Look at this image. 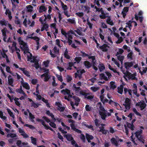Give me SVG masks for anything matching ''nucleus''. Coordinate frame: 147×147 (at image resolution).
Segmentation results:
<instances>
[{"instance_id":"nucleus-39","label":"nucleus","mask_w":147,"mask_h":147,"mask_svg":"<svg viewBox=\"0 0 147 147\" xmlns=\"http://www.w3.org/2000/svg\"><path fill=\"white\" fill-rule=\"evenodd\" d=\"M109 103L110 105H112V106H114L116 107H117L118 106H119L118 103L113 102L111 100H110L109 101Z\"/></svg>"},{"instance_id":"nucleus-22","label":"nucleus","mask_w":147,"mask_h":147,"mask_svg":"<svg viewBox=\"0 0 147 147\" xmlns=\"http://www.w3.org/2000/svg\"><path fill=\"white\" fill-rule=\"evenodd\" d=\"M8 82L9 84L12 87L13 86V80L11 76L9 75L8 77Z\"/></svg>"},{"instance_id":"nucleus-47","label":"nucleus","mask_w":147,"mask_h":147,"mask_svg":"<svg viewBox=\"0 0 147 147\" xmlns=\"http://www.w3.org/2000/svg\"><path fill=\"white\" fill-rule=\"evenodd\" d=\"M123 85H121L119 86L118 87V91L117 92H123Z\"/></svg>"},{"instance_id":"nucleus-56","label":"nucleus","mask_w":147,"mask_h":147,"mask_svg":"<svg viewBox=\"0 0 147 147\" xmlns=\"http://www.w3.org/2000/svg\"><path fill=\"white\" fill-rule=\"evenodd\" d=\"M80 28L81 30H80L79 29L77 28L76 30H75V31L79 35L81 36L82 35L81 31L82 28L81 27H80Z\"/></svg>"},{"instance_id":"nucleus-44","label":"nucleus","mask_w":147,"mask_h":147,"mask_svg":"<svg viewBox=\"0 0 147 147\" xmlns=\"http://www.w3.org/2000/svg\"><path fill=\"white\" fill-rule=\"evenodd\" d=\"M31 142L33 144L36 145V138H34L32 137L30 138Z\"/></svg>"},{"instance_id":"nucleus-34","label":"nucleus","mask_w":147,"mask_h":147,"mask_svg":"<svg viewBox=\"0 0 147 147\" xmlns=\"http://www.w3.org/2000/svg\"><path fill=\"white\" fill-rule=\"evenodd\" d=\"M98 67L100 72H102L105 68V66L103 63L99 64Z\"/></svg>"},{"instance_id":"nucleus-8","label":"nucleus","mask_w":147,"mask_h":147,"mask_svg":"<svg viewBox=\"0 0 147 147\" xmlns=\"http://www.w3.org/2000/svg\"><path fill=\"white\" fill-rule=\"evenodd\" d=\"M39 92H34V94L36 96L37 99L38 100L42 99V100L46 104L47 106L48 107H49V105L48 102V101L44 98H42L41 95L39 94Z\"/></svg>"},{"instance_id":"nucleus-64","label":"nucleus","mask_w":147,"mask_h":147,"mask_svg":"<svg viewBox=\"0 0 147 147\" xmlns=\"http://www.w3.org/2000/svg\"><path fill=\"white\" fill-rule=\"evenodd\" d=\"M44 16L45 17V20H47V19L50 20L51 19V15L50 14L48 15H47L45 14L44 15Z\"/></svg>"},{"instance_id":"nucleus-41","label":"nucleus","mask_w":147,"mask_h":147,"mask_svg":"<svg viewBox=\"0 0 147 147\" xmlns=\"http://www.w3.org/2000/svg\"><path fill=\"white\" fill-rule=\"evenodd\" d=\"M0 117L3 120L5 121L6 120L7 117L3 115V113L2 111H0Z\"/></svg>"},{"instance_id":"nucleus-18","label":"nucleus","mask_w":147,"mask_h":147,"mask_svg":"<svg viewBox=\"0 0 147 147\" xmlns=\"http://www.w3.org/2000/svg\"><path fill=\"white\" fill-rule=\"evenodd\" d=\"M19 69L22 71L23 74L26 76L28 77H30V72L26 70L25 68H20Z\"/></svg>"},{"instance_id":"nucleus-53","label":"nucleus","mask_w":147,"mask_h":147,"mask_svg":"<svg viewBox=\"0 0 147 147\" xmlns=\"http://www.w3.org/2000/svg\"><path fill=\"white\" fill-rule=\"evenodd\" d=\"M6 28H5L3 29L2 30L1 32L2 33V35L4 37H6Z\"/></svg>"},{"instance_id":"nucleus-31","label":"nucleus","mask_w":147,"mask_h":147,"mask_svg":"<svg viewBox=\"0 0 147 147\" xmlns=\"http://www.w3.org/2000/svg\"><path fill=\"white\" fill-rule=\"evenodd\" d=\"M6 110L7 111L8 114L10 116L12 117V118L11 119H15V115L13 114V112L11 111V110L9 108H7Z\"/></svg>"},{"instance_id":"nucleus-55","label":"nucleus","mask_w":147,"mask_h":147,"mask_svg":"<svg viewBox=\"0 0 147 147\" xmlns=\"http://www.w3.org/2000/svg\"><path fill=\"white\" fill-rule=\"evenodd\" d=\"M28 38L34 39V40H36V41H37V40H40V38H39L37 36H35L34 37L30 36L28 37Z\"/></svg>"},{"instance_id":"nucleus-42","label":"nucleus","mask_w":147,"mask_h":147,"mask_svg":"<svg viewBox=\"0 0 147 147\" xmlns=\"http://www.w3.org/2000/svg\"><path fill=\"white\" fill-rule=\"evenodd\" d=\"M117 56L118 59L120 61L121 63H122L124 59V56H121L118 55Z\"/></svg>"},{"instance_id":"nucleus-59","label":"nucleus","mask_w":147,"mask_h":147,"mask_svg":"<svg viewBox=\"0 0 147 147\" xmlns=\"http://www.w3.org/2000/svg\"><path fill=\"white\" fill-rule=\"evenodd\" d=\"M129 78L131 79L132 80H135L136 79V75L134 74H132L129 76ZM136 80H137V78L136 79Z\"/></svg>"},{"instance_id":"nucleus-45","label":"nucleus","mask_w":147,"mask_h":147,"mask_svg":"<svg viewBox=\"0 0 147 147\" xmlns=\"http://www.w3.org/2000/svg\"><path fill=\"white\" fill-rule=\"evenodd\" d=\"M7 51H5V50L3 49V52H2L0 50V52H1V55L3 58H5V57H6L7 56L5 53V52H7Z\"/></svg>"},{"instance_id":"nucleus-36","label":"nucleus","mask_w":147,"mask_h":147,"mask_svg":"<svg viewBox=\"0 0 147 147\" xmlns=\"http://www.w3.org/2000/svg\"><path fill=\"white\" fill-rule=\"evenodd\" d=\"M110 87L111 88L114 90L116 88V86L115 84V82L113 81L111 82L110 83Z\"/></svg>"},{"instance_id":"nucleus-29","label":"nucleus","mask_w":147,"mask_h":147,"mask_svg":"<svg viewBox=\"0 0 147 147\" xmlns=\"http://www.w3.org/2000/svg\"><path fill=\"white\" fill-rule=\"evenodd\" d=\"M47 9L44 6L41 5L40 6L39 12L40 13H42L44 11H46Z\"/></svg>"},{"instance_id":"nucleus-2","label":"nucleus","mask_w":147,"mask_h":147,"mask_svg":"<svg viewBox=\"0 0 147 147\" xmlns=\"http://www.w3.org/2000/svg\"><path fill=\"white\" fill-rule=\"evenodd\" d=\"M65 95V98L69 101L70 100V98H72L75 100V105L77 106L79 104V102L80 101L79 98L75 96H73V92H64Z\"/></svg>"},{"instance_id":"nucleus-63","label":"nucleus","mask_w":147,"mask_h":147,"mask_svg":"<svg viewBox=\"0 0 147 147\" xmlns=\"http://www.w3.org/2000/svg\"><path fill=\"white\" fill-rule=\"evenodd\" d=\"M46 113L49 116H50L52 118H54V115L52 113H50L49 111H47L46 112Z\"/></svg>"},{"instance_id":"nucleus-16","label":"nucleus","mask_w":147,"mask_h":147,"mask_svg":"<svg viewBox=\"0 0 147 147\" xmlns=\"http://www.w3.org/2000/svg\"><path fill=\"white\" fill-rule=\"evenodd\" d=\"M130 103L131 102L130 99L128 98H126L125 101L124 105L126 109H128L130 108Z\"/></svg>"},{"instance_id":"nucleus-23","label":"nucleus","mask_w":147,"mask_h":147,"mask_svg":"<svg viewBox=\"0 0 147 147\" xmlns=\"http://www.w3.org/2000/svg\"><path fill=\"white\" fill-rule=\"evenodd\" d=\"M84 66L87 68L88 69L92 66V64L89 61H85L84 63Z\"/></svg>"},{"instance_id":"nucleus-43","label":"nucleus","mask_w":147,"mask_h":147,"mask_svg":"<svg viewBox=\"0 0 147 147\" xmlns=\"http://www.w3.org/2000/svg\"><path fill=\"white\" fill-rule=\"evenodd\" d=\"M28 9V12H31L32 11V9H33V7L30 5H28L26 7Z\"/></svg>"},{"instance_id":"nucleus-33","label":"nucleus","mask_w":147,"mask_h":147,"mask_svg":"<svg viewBox=\"0 0 147 147\" xmlns=\"http://www.w3.org/2000/svg\"><path fill=\"white\" fill-rule=\"evenodd\" d=\"M99 76L101 80L104 79L105 81H107L108 79L107 76H105V74L103 73H101L99 74Z\"/></svg>"},{"instance_id":"nucleus-48","label":"nucleus","mask_w":147,"mask_h":147,"mask_svg":"<svg viewBox=\"0 0 147 147\" xmlns=\"http://www.w3.org/2000/svg\"><path fill=\"white\" fill-rule=\"evenodd\" d=\"M31 105L32 107H33L34 108H37L39 105V104L32 102L31 103Z\"/></svg>"},{"instance_id":"nucleus-61","label":"nucleus","mask_w":147,"mask_h":147,"mask_svg":"<svg viewBox=\"0 0 147 147\" xmlns=\"http://www.w3.org/2000/svg\"><path fill=\"white\" fill-rule=\"evenodd\" d=\"M95 124L96 126H98L100 125V122L98 119H96L94 120Z\"/></svg>"},{"instance_id":"nucleus-24","label":"nucleus","mask_w":147,"mask_h":147,"mask_svg":"<svg viewBox=\"0 0 147 147\" xmlns=\"http://www.w3.org/2000/svg\"><path fill=\"white\" fill-rule=\"evenodd\" d=\"M5 13L6 15L8 14V17L9 20H11L12 19V17L11 16V12L8 9H6Z\"/></svg>"},{"instance_id":"nucleus-50","label":"nucleus","mask_w":147,"mask_h":147,"mask_svg":"<svg viewBox=\"0 0 147 147\" xmlns=\"http://www.w3.org/2000/svg\"><path fill=\"white\" fill-rule=\"evenodd\" d=\"M7 136L8 138L10 137L11 138H13L16 137V135L15 134H8Z\"/></svg>"},{"instance_id":"nucleus-4","label":"nucleus","mask_w":147,"mask_h":147,"mask_svg":"<svg viewBox=\"0 0 147 147\" xmlns=\"http://www.w3.org/2000/svg\"><path fill=\"white\" fill-rule=\"evenodd\" d=\"M111 141L113 144L117 147L120 145V142H122L123 140L117 136H115V138H113L111 139Z\"/></svg>"},{"instance_id":"nucleus-25","label":"nucleus","mask_w":147,"mask_h":147,"mask_svg":"<svg viewBox=\"0 0 147 147\" xmlns=\"http://www.w3.org/2000/svg\"><path fill=\"white\" fill-rule=\"evenodd\" d=\"M103 92H101V95H100V98L102 102L104 103L105 102H108V100L104 98V95L103 94Z\"/></svg>"},{"instance_id":"nucleus-32","label":"nucleus","mask_w":147,"mask_h":147,"mask_svg":"<svg viewBox=\"0 0 147 147\" xmlns=\"http://www.w3.org/2000/svg\"><path fill=\"white\" fill-rule=\"evenodd\" d=\"M143 68V71H141L140 70V68H139V73L141 75H143L144 73H146V71H147V67H142Z\"/></svg>"},{"instance_id":"nucleus-38","label":"nucleus","mask_w":147,"mask_h":147,"mask_svg":"<svg viewBox=\"0 0 147 147\" xmlns=\"http://www.w3.org/2000/svg\"><path fill=\"white\" fill-rule=\"evenodd\" d=\"M85 109L86 111L90 112L92 111V108L90 107L89 105H86L85 106Z\"/></svg>"},{"instance_id":"nucleus-20","label":"nucleus","mask_w":147,"mask_h":147,"mask_svg":"<svg viewBox=\"0 0 147 147\" xmlns=\"http://www.w3.org/2000/svg\"><path fill=\"white\" fill-rule=\"evenodd\" d=\"M81 94L84 96V97L88 99H91L93 98V96L89 95V94L86 93V92H80Z\"/></svg>"},{"instance_id":"nucleus-1","label":"nucleus","mask_w":147,"mask_h":147,"mask_svg":"<svg viewBox=\"0 0 147 147\" xmlns=\"http://www.w3.org/2000/svg\"><path fill=\"white\" fill-rule=\"evenodd\" d=\"M101 105L100 102H98L97 105V107H99L100 108L99 114L101 116L102 119L104 120L107 116H109L111 115V113L113 112V110L112 109H110V112L107 113L104 108L101 106Z\"/></svg>"},{"instance_id":"nucleus-21","label":"nucleus","mask_w":147,"mask_h":147,"mask_svg":"<svg viewBox=\"0 0 147 147\" xmlns=\"http://www.w3.org/2000/svg\"><path fill=\"white\" fill-rule=\"evenodd\" d=\"M56 105L58 107V109L61 111H63L65 109V108L62 107V104L59 102H56Z\"/></svg>"},{"instance_id":"nucleus-58","label":"nucleus","mask_w":147,"mask_h":147,"mask_svg":"<svg viewBox=\"0 0 147 147\" xmlns=\"http://www.w3.org/2000/svg\"><path fill=\"white\" fill-rule=\"evenodd\" d=\"M94 9H96V11L101 12L102 11H103L102 8H98L96 6H95L94 7Z\"/></svg>"},{"instance_id":"nucleus-12","label":"nucleus","mask_w":147,"mask_h":147,"mask_svg":"<svg viewBox=\"0 0 147 147\" xmlns=\"http://www.w3.org/2000/svg\"><path fill=\"white\" fill-rule=\"evenodd\" d=\"M16 144L19 147H29L28 144L27 142H22L20 140L17 141Z\"/></svg>"},{"instance_id":"nucleus-19","label":"nucleus","mask_w":147,"mask_h":147,"mask_svg":"<svg viewBox=\"0 0 147 147\" xmlns=\"http://www.w3.org/2000/svg\"><path fill=\"white\" fill-rule=\"evenodd\" d=\"M19 132L24 137L27 138L28 137V135L25 132L23 129L20 128H18Z\"/></svg>"},{"instance_id":"nucleus-11","label":"nucleus","mask_w":147,"mask_h":147,"mask_svg":"<svg viewBox=\"0 0 147 147\" xmlns=\"http://www.w3.org/2000/svg\"><path fill=\"white\" fill-rule=\"evenodd\" d=\"M126 125L131 130H133L134 129V126L132 123H127L126 125H124V126L125 128V133L127 135V136L128 134V129L126 127Z\"/></svg>"},{"instance_id":"nucleus-35","label":"nucleus","mask_w":147,"mask_h":147,"mask_svg":"<svg viewBox=\"0 0 147 147\" xmlns=\"http://www.w3.org/2000/svg\"><path fill=\"white\" fill-rule=\"evenodd\" d=\"M76 63L74 62V63H72V62H69L68 63V67L67 68L68 70H71L72 69L71 67L73 66L74 65V64Z\"/></svg>"},{"instance_id":"nucleus-57","label":"nucleus","mask_w":147,"mask_h":147,"mask_svg":"<svg viewBox=\"0 0 147 147\" xmlns=\"http://www.w3.org/2000/svg\"><path fill=\"white\" fill-rule=\"evenodd\" d=\"M118 40L116 42V43L117 44H119L123 41V39L122 37H120L119 38H118Z\"/></svg>"},{"instance_id":"nucleus-13","label":"nucleus","mask_w":147,"mask_h":147,"mask_svg":"<svg viewBox=\"0 0 147 147\" xmlns=\"http://www.w3.org/2000/svg\"><path fill=\"white\" fill-rule=\"evenodd\" d=\"M109 47L107 44H104L101 46L99 47V49L103 52H107L108 50V48Z\"/></svg>"},{"instance_id":"nucleus-37","label":"nucleus","mask_w":147,"mask_h":147,"mask_svg":"<svg viewBox=\"0 0 147 147\" xmlns=\"http://www.w3.org/2000/svg\"><path fill=\"white\" fill-rule=\"evenodd\" d=\"M86 138L88 142H90V140L94 138L93 136H92L91 135H89V134H86Z\"/></svg>"},{"instance_id":"nucleus-52","label":"nucleus","mask_w":147,"mask_h":147,"mask_svg":"<svg viewBox=\"0 0 147 147\" xmlns=\"http://www.w3.org/2000/svg\"><path fill=\"white\" fill-rule=\"evenodd\" d=\"M76 15L80 18H81L84 15L83 13L82 12H77L75 13Z\"/></svg>"},{"instance_id":"nucleus-49","label":"nucleus","mask_w":147,"mask_h":147,"mask_svg":"<svg viewBox=\"0 0 147 147\" xmlns=\"http://www.w3.org/2000/svg\"><path fill=\"white\" fill-rule=\"evenodd\" d=\"M73 87L74 88V90H75L76 91H78L79 92L80 89V87H76L75 84H74L73 86Z\"/></svg>"},{"instance_id":"nucleus-10","label":"nucleus","mask_w":147,"mask_h":147,"mask_svg":"<svg viewBox=\"0 0 147 147\" xmlns=\"http://www.w3.org/2000/svg\"><path fill=\"white\" fill-rule=\"evenodd\" d=\"M68 122L69 123H71V127L72 129L78 133H81V131L80 130H79L76 128L74 125V122L73 120L69 119L68 120Z\"/></svg>"},{"instance_id":"nucleus-5","label":"nucleus","mask_w":147,"mask_h":147,"mask_svg":"<svg viewBox=\"0 0 147 147\" xmlns=\"http://www.w3.org/2000/svg\"><path fill=\"white\" fill-rule=\"evenodd\" d=\"M18 42L19 44L22 46L23 50L24 51H27L28 50V47L27 45V43H26L21 39V38L19 37L18 39Z\"/></svg>"},{"instance_id":"nucleus-14","label":"nucleus","mask_w":147,"mask_h":147,"mask_svg":"<svg viewBox=\"0 0 147 147\" xmlns=\"http://www.w3.org/2000/svg\"><path fill=\"white\" fill-rule=\"evenodd\" d=\"M40 78L42 79L44 78V81L45 82L48 81L49 78H50V76L49 74H47V73H44L40 76Z\"/></svg>"},{"instance_id":"nucleus-6","label":"nucleus","mask_w":147,"mask_h":147,"mask_svg":"<svg viewBox=\"0 0 147 147\" xmlns=\"http://www.w3.org/2000/svg\"><path fill=\"white\" fill-rule=\"evenodd\" d=\"M64 137H65L67 140L71 141V144L73 145H74L76 147H81L78 146V145L76 144L75 141L73 140V138L69 134H67L64 136Z\"/></svg>"},{"instance_id":"nucleus-7","label":"nucleus","mask_w":147,"mask_h":147,"mask_svg":"<svg viewBox=\"0 0 147 147\" xmlns=\"http://www.w3.org/2000/svg\"><path fill=\"white\" fill-rule=\"evenodd\" d=\"M53 50L54 54L53 53L52 51L50 50V54L52 57L54 58L56 57L57 55L59 54V49H57V47L55 46L53 48Z\"/></svg>"},{"instance_id":"nucleus-30","label":"nucleus","mask_w":147,"mask_h":147,"mask_svg":"<svg viewBox=\"0 0 147 147\" xmlns=\"http://www.w3.org/2000/svg\"><path fill=\"white\" fill-rule=\"evenodd\" d=\"M108 18L106 20L107 23L109 25L111 26H113L114 25L113 22V21L111 20V17L109 16H108Z\"/></svg>"},{"instance_id":"nucleus-26","label":"nucleus","mask_w":147,"mask_h":147,"mask_svg":"<svg viewBox=\"0 0 147 147\" xmlns=\"http://www.w3.org/2000/svg\"><path fill=\"white\" fill-rule=\"evenodd\" d=\"M63 55L65 58L67 59H69L70 58V56L68 55V51L67 49H66L65 51L63 54Z\"/></svg>"},{"instance_id":"nucleus-46","label":"nucleus","mask_w":147,"mask_h":147,"mask_svg":"<svg viewBox=\"0 0 147 147\" xmlns=\"http://www.w3.org/2000/svg\"><path fill=\"white\" fill-rule=\"evenodd\" d=\"M29 119L32 122H34V115H33L31 113H29Z\"/></svg>"},{"instance_id":"nucleus-17","label":"nucleus","mask_w":147,"mask_h":147,"mask_svg":"<svg viewBox=\"0 0 147 147\" xmlns=\"http://www.w3.org/2000/svg\"><path fill=\"white\" fill-rule=\"evenodd\" d=\"M134 62L133 61L130 62H126L124 63L125 68L128 69L129 67H132L133 65Z\"/></svg>"},{"instance_id":"nucleus-27","label":"nucleus","mask_w":147,"mask_h":147,"mask_svg":"<svg viewBox=\"0 0 147 147\" xmlns=\"http://www.w3.org/2000/svg\"><path fill=\"white\" fill-rule=\"evenodd\" d=\"M21 84L23 87L27 90H29L30 89V86L29 84L26 82H21Z\"/></svg>"},{"instance_id":"nucleus-62","label":"nucleus","mask_w":147,"mask_h":147,"mask_svg":"<svg viewBox=\"0 0 147 147\" xmlns=\"http://www.w3.org/2000/svg\"><path fill=\"white\" fill-rule=\"evenodd\" d=\"M133 111L135 113V114L136 115H138V116H141V114L137 112V110L136 109H135V108L133 109Z\"/></svg>"},{"instance_id":"nucleus-28","label":"nucleus","mask_w":147,"mask_h":147,"mask_svg":"<svg viewBox=\"0 0 147 147\" xmlns=\"http://www.w3.org/2000/svg\"><path fill=\"white\" fill-rule=\"evenodd\" d=\"M101 126L99 127L100 129L99 131L101 132L102 134H106L107 133L106 131L104 129L103 126L105 125L104 124H101Z\"/></svg>"},{"instance_id":"nucleus-40","label":"nucleus","mask_w":147,"mask_h":147,"mask_svg":"<svg viewBox=\"0 0 147 147\" xmlns=\"http://www.w3.org/2000/svg\"><path fill=\"white\" fill-rule=\"evenodd\" d=\"M102 15H100L99 16L100 18L102 19H105L107 16H106L103 11L101 12Z\"/></svg>"},{"instance_id":"nucleus-15","label":"nucleus","mask_w":147,"mask_h":147,"mask_svg":"<svg viewBox=\"0 0 147 147\" xmlns=\"http://www.w3.org/2000/svg\"><path fill=\"white\" fill-rule=\"evenodd\" d=\"M136 105L139 107L140 110H142L146 107V105L144 102H140L137 103Z\"/></svg>"},{"instance_id":"nucleus-3","label":"nucleus","mask_w":147,"mask_h":147,"mask_svg":"<svg viewBox=\"0 0 147 147\" xmlns=\"http://www.w3.org/2000/svg\"><path fill=\"white\" fill-rule=\"evenodd\" d=\"M142 131L141 129L139 131H137L135 134H134L133 133H132V135L131 136V138L132 140V141L136 145H137L134 140L133 137L134 135H135V136L136 138L139 141L142 142L143 143H144V140L143 139L142 136L141 135V134L142 133Z\"/></svg>"},{"instance_id":"nucleus-9","label":"nucleus","mask_w":147,"mask_h":147,"mask_svg":"<svg viewBox=\"0 0 147 147\" xmlns=\"http://www.w3.org/2000/svg\"><path fill=\"white\" fill-rule=\"evenodd\" d=\"M7 96L8 98L10 99V101L11 102L13 101V100H14L16 104L18 106H20V103L18 101L19 98H15L13 96L11 97L9 94H7Z\"/></svg>"},{"instance_id":"nucleus-54","label":"nucleus","mask_w":147,"mask_h":147,"mask_svg":"<svg viewBox=\"0 0 147 147\" xmlns=\"http://www.w3.org/2000/svg\"><path fill=\"white\" fill-rule=\"evenodd\" d=\"M123 52L124 51L123 49H119V51L117 52L116 54L115 55L116 56H117L120 54H122Z\"/></svg>"},{"instance_id":"nucleus-51","label":"nucleus","mask_w":147,"mask_h":147,"mask_svg":"<svg viewBox=\"0 0 147 147\" xmlns=\"http://www.w3.org/2000/svg\"><path fill=\"white\" fill-rule=\"evenodd\" d=\"M42 123L43 124V126H44L45 129H49L52 131H53V129L50 127L48 125H46V124H44L43 123Z\"/></svg>"},{"instance_id":"nucleus-60","label":"nucleus","mask_w":147,"mask_h":147,"mask_svg":"<svg viewBox=\"0 0 147 147\" xmlns=\"http://www.w3.org/2000/svg\"><path fill=\"white\" fill-rule=\"evenodd\" d=\"M82 59V58L81 57H76L75 58L74 60L76 61L77 63H78Z\"/></svg>"}]
</instances>
